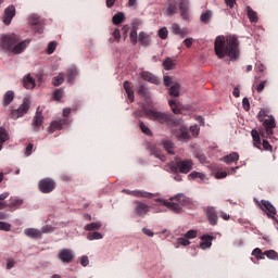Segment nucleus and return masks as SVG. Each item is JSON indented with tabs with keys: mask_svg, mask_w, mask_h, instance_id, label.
Returning <instances> with one entry per match:
<instances>
[{
	"mask_svg": "<svg viewBox=\"0 0 278 278\" xmlns=\"http://www.w3.org/2000/svg\"><path fill=\"white\" fill-rule=\"evenodd\" d=\"M265 112L260 111L258 113V121L263 123V129L258 132L257 130H252V138L254 140V147L256 149H264V151H273V146L266 139L262 138H270L273 136V130L277 127L275 124V117L268 116L265 117ZM262 136V138L260 137Z\"/></svg>",
	"mask_w": 278,
	"mask_h": 278,
	"instance_id": "obj_1",
	"label": "nucleus"
},
{
	"mask_svg": "<svg viewBox=\"0 0 278 278\" xmlns=\"http://www.w3.org/2000/svg\"><path fill=\"white\" fill-rule=\"evenodd\" d=\"M215 55L223 60V58L228 56L230 60H237L240 55V50L238 49V38L235 36H228L226 39L224 36L216 37L214 42Z\"/></svg>",
	"mask_w": 278,
	"mask_h": 278,
	"instance_id": "obj_2",
	"label": "nucleus"
},
{
	"mask_svg": "<svg viewBox=\"0 0 278 278\" xmlns=\"http://www.w3.org/2000/svg\"><path fill=\"white\" fill-rule=\"evenodd\" d=\"M30 39L21 41V37L16 34L4 35L1 37V47L4 51L13 53V55H21L27 47H29Z\"/></svg>",
	"mask_w": 278,
	"mask_h": 278,
	"instance_id": "obj_3",
	"label": "nucleus"
},
{
	"mask_svg": "<svg viewBox=\"0 0 278 278\" xmlns=\"http://www.w3.org/2000/svg\"><path fill=\"white\" fill-rule=\"evenodd\" d=\"M143 112L150 121H155L161 125L173 126V125H177L178 123L177 119L175 118V115L168 112H160L151 109H144Z\"/></svg>",
	"mask_w": 278,
	"mask_h": 278,
	"instance_id": "obj_4",
	"label": "nucleus"
},
{
	"mask_svg": "<svg viewBox=\"0 0 278 278\" xmlns=\"http://www.w3.org/2000/svg\"><path fill=\"white\" fill-rule=\"evenodd\" d=\"M170 201L176 202H168L167 200L164 199H157L156 203H161V205L168 207V210H172V212H175V214H179L181 212V206L187 205L188 197H186L182 193H178L175 197L170 198Z\"/></svg>",
	"mask_w": 278,
	"mask_h": 278,
	"instance_id": "obj_5",
	"label": "nucleus"
},
{
	"mask_svg": "<svg viewBox=\"0 0 278 278\" xmlns=\"http://www.w3.org/2000/svg\"><path fill=\"white\" fill-rule=\"evenodd\" d=\"M192 166H194L192 160H178L169 163L173 173H182L184 175H188L192 170Z\"/></svg>",
	"mask_w": 278,
	"mask_h": 278,
	"instance_id": "obj_6",
	"label": "nucleus"
},
{
	"mask_svg": "<svg viewBox=\"0 0 278 278\" xmlns=\"http://www.w3.org/2000/svg\"><path fill=\"white\" fill-rule=\"evenodd\" d=\"M129 38L131 41V45L136 46L138 42H140L141 47H149L151 45V36L149 34L141 31L138 35V29L132 28L129 34Z\"/></svg>",
	"mask_w": 278,
	"mask_h": 278,
	"instance_id": "obj_7",
	"label": "nucleus"
},
{
	"mask_svg": "<svg viewBox=\"0 0 278 278\" xmlns=\"http://www.w3.org/2000/svg\"><path fill=\"white\" fill-rule=\"evenodd\" d=\"M29 108H31V102L29 101V99L24 98L18 109L11 110L9 118H12V121L23 118V116H25V114L29 112Z\"/></svg>",
	"mask_w": 278,
	"mask_h": 278,
	"instance_id": "obj_8",
	"label": "nucleus"
},
{
	"mask_svg": "<svg viewBox=\"0 0 278 278\" xmlns=\"http://www.w3.org/2000/svg\"><path fill=\"white\" fill-rule=\"evenodd\" d=\"M55 180L53 178H43L38 184V189L43 194H49L55 190Z\"/></svg>",
	"mask_w": 278,
	"mask_h": 278,
	"instance_id": "obj_9",
	"label": "nucleus"
},
{
	"mask_svg": "<svg viewBox=\"0 0 278 278\" xmlns=\"http://www.w3.org/2000/svg\"><path fill=\"white\" fill-rule=\"evenodd\" d=\"M122 192H124V194H129L130 197H136L137 199H153V197H157V194L144 190L131 191L129 189H124Z\"/></svg>",
	"mask_w": 278,
	"mask_h": 278,
	"instance_id": "obj_10",
	"label": "nucleus"
},
{
	"mask_svg": "<svg viewBox=\"0 0 278 278\" xmlns=\"http://www.w3.org/2000/svg\"><path fill=\"white\" fill-rule=\"evenodd\" d=\"M178 8L182 21L190 18V0H178Z\"/></svg>",
	"mask_w": 278,
	"mask_h": 278,
	"instance_id": "obj_11",
	"label": "nucleus"
},
{
	"mask_svg": "<svg viewBox=\"0 0 278 278\" xmlns=\"http://www.w3.org/2000/svg\"><path fill=\"white\" fill-rule=\"evenodd\" d=\"M260 207L263 212H266L268 218H275L277 216V208L268 200H262Z\"/></svg>",
	"mask_w": 278,
	"mask_h": 278,
	"instance_id": "obj_12",
	"label": "nucleus"
},
{
	"mask_svg": "<svg viewBox=\"0 0 278 278\" xmlns=\"http://www.w3.org/2000/svg\"><path fill=\"white\" fill-rule=\"evenodd\" d=\"M43 123L45 116H42V110H40V106H38L31 121V127L34 128V131H40V127H42Z\"/></svg>",
	"mask_w": 278,
	"mask_h": 278,
	"instance_id": "obj_13",
	"label": "nucleus"
},
{
	"mask_svg": "<svg viewBox=\"0 0 278 278\" xmlns=\"http://www.w3.org/2000/svg\"><path fill=\"white\" fill-rule=\"evenodd\" d=\"M205 215L210 225H218V211L214 206H206L204 208Z\"/></svg>",
	"mask_w": 278,
	"mask_h": 278,
	"instance_id": "obj_14",
	"label": "nucleus"
},
{
	"mask_svg": "<svg viewBox=\"0 0 278 278\" xmlns=\"http://www.w3.org/2000/svg\"><path fill=\"white\" fill-rule=\"evenodd\" d=\"M150 211H151V206H149L144 202L138 201L136 202L134 214H136L137 216H147V214H149Z\"/></svg>",
	"mask_w": 278,
	"mask_h": 278,
	"instance_id": "obj_15",
	"label": "nucleus"
},
{
	"mask_svg": "<svg viewBox=\"0 0 278 278\" xmlns=\"http://www.w3.org/2000/svg\"><path fill=\"white\" fill-rule=\"evenodd\" d=\"M59 260L63 262V264H71L73 262L75 255H73V251L68 249H63L58 254Z\"/></svg>",
	"mask_w": 278,
	"mask_h": 278,
	"instance_id": "obj_16",
	"label": "nucleus"
},
{
	"mask_svg": "<svg viewBox=\"0 0 278 278\" xmlns=\"http://www.w3.org/2000/svg\"><path fill=\"white\" fill-rule=\"evenodd\" d=\"M16 16V8L14 5H10L4 10V15H3V23L4 25H10L12 23V18Z\"/></svg>",
	"mask_w": 278,
	"mask_h": 278,
	"instance_id": "obj_17",
	"label": "nucleus"
},
{
	"mask_svg": "<svg viewBox=\"0 0 278 278\" xmlns=\"http://www.w3.org/2000/svg\"><path fill=\"white\" fill-rule=\"evenodd\" d=\"M179 8L178 0H168L165 9L166 16H175Z\"/></svg>",
	"mask_w": 278,
	"mask_h": 278,
	"instance_id": "obj_18",
	"label": "nucleus"
},
{
	"mask_svg": "<svg viewBox=\"0 0 278 278\" xmlns=\"http://www.w3.org/2000/svg\"><path fill=\"white\" fill-rule=\"evenodd\" d=\"M29 23L34 25L37 34H42V18H40V16H38L37 14H31L29 16Z\"/></svg>",
	"mask_w": 278,
	"mask_h": 278,
	"instance_id": "obj_19",
	"label": "nucleus"
},
{
	"mask_svg": "<svg viewBox=\"0 0 278 278\" xmlns=\"http://www.w3.org/2000/svg\"><path fill=\"white\" fill-rule=\"evenodd\" d=\"M148 151H150V155L157 157V160H161V162H166V155H164L162 150L155 144L148 146Z\"/></svg>",
	"mask_w": 278,
	"mask_h": 278,
	"instance_id": "obj_20",
	"label": "nucleus"
},
{
	"mask_svg": "<svg viewBox=\"0 0 278 278\" xmlns=\"http://www.w3.org/2000/svg\"><path fill=\"white\" fill-rule=\"evenodd\" d=\"M68 125V118H62L59 121H53L51 123V127H50V134H53V131H55V129H64V127H66Z\"/></svg>",
	"mask_w": 278,
	"mask_h": 278,
	"instance_id": "obj_21",
	"label": "nucleus"
},
{
	"mask_svg": "<svg viewBox=\"0 0 278 278\" xmlns=\"http://www.w3.org/2000/svg\"><path fill=\"white\" fill-rule=\"evenodd\" d=\"M201 240L202 242H200V249L205 251V249H210L212 247V240H214V237L210 235H203Z\"/></svg>",
	"mask_w": 278,
	"mask_h": 278,
	"instance_id": "obj_22",
	"label": "nucleus"
},
{
	"mask_svg": "<svg viewBox=\"0 0 278 278\" xmlns=\"http://www.w3.org/2000/svg\"><path fill=\"white\" fill-rule=\"evenodd\" d=\"M141 79H144V81H149L150 84H154L155 86L160 84V79L149 72H142Z\"/></svg>",
	"mask_w": 278,
	"mask_h": 278,
	"instance_id": "obj_23",
	"label": "nucleus"
},
{
	"mask_svg": "<svg viewBox=\"0 0 278 278\" xmlns=\"http://www.w3.org/2000/svg\"><path fill=\"white\" fill-rule=\"evenodd\" d=\"M23 199L17 197H11L8 203V207H11V210H18L21 205H23Z\"/></svg>",
	"mask_w": 278,
	"mask_h": 278,
	"instance_id": "obj_24",
	"label": "nucleus"
},
{
	"mask_svg": "<svg viewBox=\"0 0 278 278\" xmlns=\"http://www.w3.org/2000/svg\"><path fill=\"white\" fill-rule=\"evenodd\" d=\"M240 160V155L236 152H231L228 155H225L220 159V162H225V164H233Z\"/></svg>",
	"mask_w": 278,
	"mask_h": 278,
	"instance_id": "obj_25",
	"label": "nucleus"
},
{
	"mask_svg": "<svg viewBox=\"0 0 278 278\" xmlns=\"http://www.w3.org/2000/svg\"><path fill=\"white\" fill-rule=\"evenodd\" d=\"M25 236L27 238L38 239L42 237V231L36 228H27L24 230Z\"/></svg>",
	"mask_w": 278,
	"mask_h": 278,
	"instance_id": "obj_26",
	"label": "nucleus"
},
{
	"mask_svg": "<svg viewBox=\"0 0 278 278\" xmlns=\"http://www.w3.org/2000/svg\"><path fill=\"white\" fill-rule=\"evenodd\" d=\"M23 84L26 90H33V88H36V79H34V77H31L29 74L24 77Z\"/></svg>",
	"mask_w": 278,
	"mask_h": 278,
	"instance_id": "obj_27",
	"label": "nucleus"
},
{
	"mask_svg": "<svg viewBox=\"0 0 278 278\" xmlns=\"http://www.w3.org/2000/svg\"><path fill=\"white\" fill-rule=\"evenodd\" d=\"M14 101V91L9 90L4 93L3 99H2V105L3 108H8L10 103Z\"/></svg>",
	"mask_w": 278,
	"mask_h": 278,
	"instance_id": "obj_28",
	"label": "nucleus"
},
{
	"mask_svg": "<svg viewBox=\"0 0 278 278\" xmlns=\"http://www.w3.org/2000/svg\"><path fill=\"white\" fill-rule=\"evenodd\" d=\"M176 138H178V140H189L190 139V132H188V129H186L185 127H181L180 129H178L175 132Z\"/></svg>",
	"mask_w": 278,
	"mask_h": 278,
	"instance_id": "obj_29",
	"label": "nucleus"
},
{
	"mask_svg": "<svg viewBox=\"0 0 278 278\" xmlns=\"http://www.w3.org/2000/svg\"><path fill=\"white\" fill-rule=\"evenodd\" d=\"M10 140V134H8V130H5V127H0V151L3 149L4 142H8Z\"/></svg>",
	"mask_w": 278,
	"mask_h": 278,
	"instance_id": "obj_30",
	"label": "nucleus"
},
{
	"mask_svg": "<svg viewBox=\"0 0 278 278\" xmlns=\"http://www.w3.org/2000/svg\"><path fill=\"white\" fill-rule=\"evenodd\" d=\"M247 14L250 23H257V21H260V17H257V12L253 11L251 7H247Z\"/></svg>",
	"mask_w": 278,
	"mask_h": 278,
	"instance_id": "obj_31",
	"label": "nucleus"
},
{
	"mask_svg": "<svg viewBox=\"0 0 278 278\" xmlns=\"http://www.w3.org/2000/svg\"><path fill=\"white\" fill-rule=\"evenodd\" d=\"M124 90L127 93L129 101L134 103V90H131V83L128 80L124 81Z\"/></svg>",
	"mask_w": 278,
	"mask_h": 278,
	"instance_id": "obj_32",
	"label": "nucleus"
},
{
	"mask_svg": "<svg viewBox=\"0 0 278 278\" xmlns=\"http://www.w3.org/2000/svg\"><path fill=\"white\" fill-rule=\"evenodd\" d=\"M181 92V85L179 84H174L170 88H169V97H179Z\"/></svg>",
	"mask_w": 278,
	"mask_h": 278,
	"instance_id": "obj_33",
	"label": "nucleus"
},
{
	"mask_svg": "<svg viewBox=\"0 0 278 278\" xmlns=\"http://www.w3.org/2000/svg\"><path fill=\"white\" fill-rule=\"evenodd\" d=\"M66 77H67L68 84H73V81H75V77H77V68L75 67L68 68Z\"/></svg>",
	"mask_w": 278,
	"mask_h": 278,
	"instance_id": "obj_34",
	"label": "nucleus"
},
{
	"mask_svg": "<svg viewBox=\"0 0 278 278\" xmlns=\"http://www.w3.org/2000/svg\"><path fill=\"white\" fill-rule=\"evenodd\" d=\"M163 148L169 155H175V143L170 141H163Z\"/></svg>",
	"mask_w": 278,
	"mask_h": 278,
	"instance_id": "obj_35",
	"label": "nucleus"
},
{
	"mask_svg": "<svg viewBox=\"0 0 278 278\" xmlns=\"http://www.w3.org/2000/svg\"><path fill=\"white\" fill-rule=\"evenodd\" d=\"M172 31L176 36H180V38H185L186 37V33L181 29V26H179V24H173L172 25Z\"/></svg>",
	"mask_w": 278,
	"mask_h": 278,
	"instance_id": "obj_36",
	"label": "nucleus"
},
{
	"mask_svg": "<svg viewBox=\"0 0 278 278\" xmlns=\"http://www.w3.org/2000/svg\"><path fill=\"white\" fill-rule=\"evenodd\" d=\"M123 21H125V14L123 12H118L112 17L113 25H121Z\"/></svg>",
	"mask_w": 278,
	"mask_h": 278,
	"instance_id": "obj_37",
	"label": "nucleus"
},
{
	"mask_svg": "<svg viewBox=\"0 0 278 278\" xmlns=\"http://www.w3.org/2000/svg\"><path fill=\"white\" fill-rule=\"evenodd\" d=\"M85 231H98V229H101V223H91L87 224L84 227Z\"/></svg>",
	"mask_w": 278,
	"mask_h": 278,
	"instance_id": "obj_38",
	"label": "nucleus"
},
{
	"mask_svg": "<svg viewBox=\"0 0 278 278\" xmlns=\"http://www.w3.org/2000/svg\"><path fill=\"white\" fill-rule=\"evenodd\" d=\"M52 84L55 87L62 86V84H64V74L60 73L58 76L53 77L52 78Z\"/></svg>",
	"mask_w": 278,
	"mask_h": 278,
	"instance_id": "obj_39",
	"label": "nucleus"
},
{
	"mask_svg": "<svg viewBox=\"0 0 278 278\" xmlns=\"http://www.w3.org/2000/svg\"><path fill=\"white\" fill-rule=\"evenodd\" d=\"M87 240H103V235L101 232H89L87 233Z\"/></svg>",
	"mask_w": 278,
	"mask_h": 278,
	"instance_id": "obj_40",
	"label": "nucleus"
},
{
	"mask_svg": "<svg viewBox=\"0 0 278 278\" xmlns=\"http://www.w3.org/2000/svg\"><path fill=\"white\" fill-rule=\"evenodd\" d=\"M210 18H212V11H206V12L202 13L200 16V21L204 25H206V23H210Z\"/></svg>",
	"mask_w": 278,
	"mask_h": 278,
	"instance_id": "obj_41",
	"label": "nucleus"
},
{
	"mask_svg": "<svg viewBox=\"0 0 278 278\" xmlns=\"http://www.w3.org/2000/svg\"><path fill=\"white\" fill-rule=\"evenodd\" d=\"M163 66H164L165 71H173V66H175V63L173 62V60L170 58H166L163 61Z\"/></svg>",
	"mask_w": 278,
	"mask_h": 278,
	"instance_id": "obj_42",
	"label": "nucleus"
},
{
	"mask_svg": "<svg viewBox=\"0 0 278 278\" xmlns=\"http://www.w3.org/2000/svg\"><path fill=\"white\" fill-rule=\"evenodd\" d=\"M264 255H266L268 260H276L278 262V253L275 250H267L264 252Z\"/></svg>",
	"mask_w": 278,
	"mask_h": 278,
	"instance_id": "obj_43",
	"label": "nucleus"
},
{
	"mask_svg": "<svg viewBox=\"0 0 278 278\" xmlns=\"http://www.w3.org/2000/svg\"><path fill=\"white\" fill-rule=\"evenodd\" d=\"M189 179H200V181H203L205 179V174L199 173V172H192L189 174Z\"/></svg>",
	"mask_w": 278,
	"mask_h": 278,
	"instance_id": "obj_44",
	"label": "nucleus"
},
{
	"mask_svg": "<svg viewBox=\"0 0 278 278\" xmlns=\"http://www.w3.org/2000/svg\"><path fill=\"white\" fill-rule=\"evenodd\" d=\"M139 127L142 131V134H146V136H153V132L151 131V128L144 125V122H140Z\"/></svg>",
	"mask_w": 278,
	"mask_h": 278,
	"instance_id": "obj_45",
	"label": "nucleus"
},
{
	"mask_svg": "<svg viewBox=\"0 0 278 278\" xmlns=\"http://www.w3.org/2000/svg\"><path fill=\"white\" fill-rule=\"evenodd\" d=\"M252 255H254V257H256V260H265L264 257V252H262V249L256 248L252 251Z\"/></svg>",
	"mask_w": 278,
	"mask_h": 278,
	"instance_id": "obj_46",
	"label": "nucleus"
},
{
	"mask_svg": "<svg viewBox=\"0 0 278 278\" xmlns=\"http://www.w3.org/2000/svg\"><path fill=\"white\" fill-rule=\"evenodd\" d=\"M169 108H172V112L174 114H179L181 110H179V106L177 105V102L175 100H169Z\"/></svg>",
	"mask_w": 278,
	"mask_h": 278,
	"instance_id": "obj_47",
	"label": "nucleus"
},
{
	"mask_svg": "<svg viewBox=\"0 0 278 278\" xmlns=\"http://www.w3.org/2000/svg\"><path fill=\"white\" fill-rule=\"evenodd\" d=\"M62 97H64V90L63 89H56L53 92V99L54 101H62Z\"/></svg>",
	"mask_w": 278,
	"mask_h": 278,
	"instance_id": "obj_48",
	"label": "nucleus"
},
{
	"mask_svg": "<svg viewBox=\"0 0 278 278\" xmlns=\"http://www.w3.org/2000/svg\"><path fill=\"white\" fill-rule=\"evenodd\" d=\"M56 47H58V43L55 41L49 42L48 48H47L48 55H51L52 53H54Z\"/></svg>",
	"mask_w": 278,
	"mask_h": 278,
	"instance_id": "obj_49",
	"label": "nucleus"
},
{
	"mask_svg": "<svg viewBox=\"0 0 278 278\" xmlns=\"http://www.w3.org/2000/svg\"><path fill=\"white\" fill-rule=\"evenodd\" d=\"M159 37L162 39V40H166V38H168V28L166 27H163L159 30Z\"/></svg>",
	"mask_w": 278,
	"mask_h": 278,
	"instance_id": "obj_50",
	"label": "nucleus"
},
{
	"mask_svg": "<svg viewBox=\"0 0 278 278\" xmlns=\"http://www.w3.org/2000/svg\"><path fill=\"white\" fill-rule=\"evenodd\" d=\"M12 225L5 222H0V231H11Z\"/></svg>",
	"mask_w": 278,
	"mask_h": 278,
	"instance_id": "obj_51",
	"label": "nucleus"
},
{
	"mask_svg": "<svg viewBox=\"0 0 278 278\" xmlns=\"http://www.w3.org/2000/svg\"><path fill=\"white\" fill-rule=\"evenodd\" d=\"M138 94H139L140 97H143V98L149 97V91H147V89L144 88V85H140V86H139Z\"/></svg>",
	"mask_w": 278,
	"mask_h": 278,
	"instance_id": "obj_52",
	"label": "nucleus"
},
{
	"mask_svg": "<svg viewBox=\"0 0 278 278\" xmlns=\"http://www.w3.org/2000/svg\"><path fill=\"white\" fill-rule=\"evenodd\" d=\"M185 238H187V240H192L194 238H197V230H189L185 233Z\"/></svg>",
	"mask_w": 278,
	"mask_h": 278,
	"instance_id": "obj_53",
	"label": "nucleus"
},
{
	"mask_svg": "<svg viewBox=\"0 0 278 278\" xmlns=\"http://www.w3.org/2000/svg\"><path fill=\"white\" fill-rule=\"evenodd\" d=\"M113 38H114L115 42H121V30L118 28L114 29Z\"/></svg>",
	"mask_w": 278,
	"mask_h": 278,
	"instance_id": "obj_54",
	"label": "nucleus"
},
{
	"mask_svg": "<svg viewBox=\"0 0 278 278\" xmlns=\"http://www.w3.org/2000/svg\"><path fill=\"white\" fill-rule=\"evenodd\" d=\"M200 130L201 128L197 125H193L189 128V131H191L192 136H199Z\"/></svg>",
	"mask_w": 278,
	"mask_h": 278,
	"instance_id": "obj_55",
	"label": "nucleus"
},
{
	"mask_svg": "<svg viewBox=\"0 0 278 278\" xmlns=\"http://www.w3.org/2000/svg\"><path fill=\"white\" fill-rule=\"evenodd\" d=\"M178 244H181L182 247H188L190 244V240L188 238H178L177 239Z\"/></svg>",
	"mask_w": 278,
	"mask_h": 278,
	"instance_id": "obj_56",
	"label": "nucleus"
},
{
	"mask_svg": "<svg viewBox=\"0 0 278 278\" xmlns=\"http://www.w3.org/2000/svg\"><path fill=\"white\" fill-rule=\"evenodd\" d=\"M266 88V80H263L261 84L256 86V91L262 92Z\"/></svg>",
	"mask_w": 278,
	"mask_h": 278,
	"instance_id": "obj_57",
	"label": "nucleus"
},
{
	"mask_svg": "<svg viewBox=\"0 0 278 278\" xmlns=\"http://www.w3.org/2000/svg\"><path fill=\"white\" fill-rule=\"evenodd\" d=\"M163 83L164 86H170V84H173V78L170 76H164Z\"/></svg>",
	"mask_w": 278,
	"mask_h": 278,
	"instance_id": "obj_58",
	"label": "nucleus"
},
{
	"mask_svg": "<svg viewBox=\"0 0 278 278\" xmlns=\"http://www.w3.org/2000/svg\"><path fill=\"white\" fill-rule=\"evenodd\" d=\"M89 263H90V261H88V256H81L80 257L81 266H88Z\"/></svg>",
	"mask_w": 278,
	"mask_h": 278,
	"instance_id": "obj_59",
	"label": "nucleus"
},
{
	"mask_svg": "<svg viewBox=\"0 0 278 278\" xmlns=\"http://www.w3.org/2000/svg\"><path fill=\"white\" fill-rule=\"evenodd\" d=\"M227 177V172H217L216 179H225Z\"/></svg>",
	"mask_w": 278,
	"mask_h": 278,
	"instance_id": "obj_60",
	"label": "nucleus"
},
{
	"mask_svg": "<svg viewBox=\"0 0 278 278\" xmlns=\"http://www.w3.org/2000/svg\"><path fill=\"white\" fill-rule=\"evenodd\" d=\"M142 232L148 236L149 238H153L154 233L153 231H151V229H148V228H143L142 229Z\"/></svg>",
	"mask_w": 278,
	"mask_h": 278,
	"instance_id": "obj_61",
	"label": "nucleus"
},
{
	"mask_svg": "<svg viewBox=\"0 0 278 278\" xmlns=\"http://www.w3.org/2000/svg\"><path fill=\"white\" fill-rule=\"evenodd\" d=\"M16 262H14V260H11L7 263V270H10L12 268H14Z\"/></svg>",
	"mask_w": 278,
	"mask_h": 278,
	"instance_id": "obj_62",
	"label": "nucleus"
},
{
	"mask_svg": "<svg viewBox=\"0 0 278 278\" xmlns=\"http://www.w3.org/2000/svg\"><path fill=\"white\" fill-rule=\"evenodd\" d=\"M184 45H186V47L190 49V47H192V38L185 39Z\"/></svg>",
	"mask_w": 278,
	"mask_h": 278,
	"instance_id": "obj_63",
	"label": "nucleus"
},
{
	"mask_svg": "<svg viewBox=\"0 0 278 278\" xmlns=\"http://www.w3.org/2000/svg\"><path fill=\"white\" fill-rule=\"evenodd\" d=\"M34 150V144L33 143H29L27 147H26V155H31V151Z\"/></svg>",
	"mask_w": 278,
	"mask_h": 278,
	"instance_id": "obj_64",
	"label": "nucleus"
}]
</instances>
